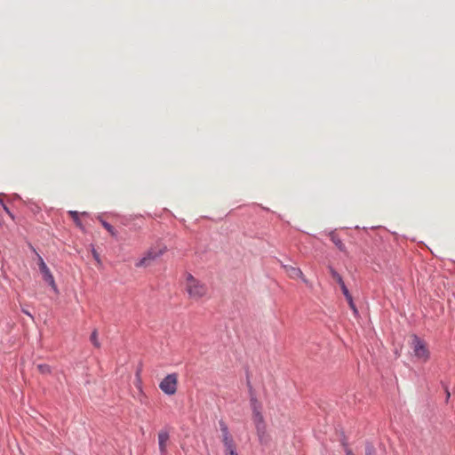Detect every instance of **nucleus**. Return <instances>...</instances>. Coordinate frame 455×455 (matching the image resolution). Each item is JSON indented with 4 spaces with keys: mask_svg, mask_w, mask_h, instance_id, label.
Masks as SVG:
<instances>
[{
    "mask_svg": "<svg viewBox=\"0 0 455 455\" xmlns=\"http://www.w3.org/2000/svg\"><path fill=\"white\" fill-rule=\"evenodd\" d=\"M185 288L189 298L195 300H198L206 296L208 291L207 286L196 279L191 274L187 275Z\"/></svg>",
    "mask_w": 455,
    "mask_h": 455,
    "instance_id": "f257e3e1",
    "label": "nucleus"
},
{
    "mask_svg": "<svg viewBox=\"0 0 455 455\" xmlns=\"http://www.w3.org/2000/svg\"><path fill=\"white\" fill-rule=\"evenodd\" d=\"M166 251L167 246L162 242H157L145 252L144 256L136 263V267H148Z\"/></svg>",
    "mask_w": 455,
    "mask_h": 455,
    "instance_id": "f03ea898",
    "label": "nucleus"
},
{
    "mask_svg": "<svg viewBox=\"0 0 455 455\" xmlns=\"http://www.w3.org/2000/svg\"><path fill=\"white\" fill-rule=\"evenodd\" d=\"M410 346L413 351L414 356L423 363L430 358V351L427 343L416 334L411 335Z\"/></svg>",
    "mask_w": 455,
    "mask_h": 455,
    "instance_id": "7ed1b4c3",
    "label": "nucleus"
},
{
    "mask_svg": "<svg viewBox=\"0 0 455 455\" xmlns=\"http://www.w3.org/2000/svg\"><path fill=\"white\" fill-rule=\"evenodd\" d=\"M251 407H252V420L256 427L257 435L259 438V441L262 442L264 435L266 434V423L264 420V417L261 413L260 406L258 404L257 401L251 399Z\"/></svg>",
    "mask_w": 455,
    "mask_h": 455,
    "instance_id": "20e7f679",
    "label": "nucleus"
},
{
    "mask_svg": "<svg viewBox=\"0 0 455 455\" xmlns=\"http://www.w3.org/2000/svg\"><path fill=\"white\" fill-rule=\"evenodd\" d=\"M178 375L168 374L159 384L160 389L166 395H172L177 391Z\"/></svg>",
    "mask_w": 455,
    "mask_h": 455,
    "instance_id": "39448f33",
    "label": "nucleus"
},
{
    "mask_svg": "<svg viewBox=\"0 0 455 455\" xmlns=\"http://www.w3.org/2000/svg\"><path fill=\"white\" fill-rule=\"evenodd\" d=\"M38 256V266L40 272L43 274L44 280L49 283V285L52 287V289L58 292V288L56 285V283L54 281V277L52 275L49 267L46 266L45 262L44 261L43 258L40 255Z\"/></svg>",
    "mask_w": 455,
    "mask_h": 455,
    "instance_id": "423d86ee",
    "label": "nucleus"
},
{
    "mask_svg": "<svg viewBox=\"0 0 455 455\" xmlns=\"http://www.w3.org/2000/svg\"><path fill=\"white\" fill-rule=\"evenodd\" d=\"M282 267L290 278H299L302 280L303 283H307V279L305 277L300 268L289 265H282Z\"/></svg>",
    "mask_w": 455,
    "mask_h": 455,
    "instance_id": "0eeeda50",
    "label": "nucleus"
},
{
    "mask_svg": "<svg viewBox=\"0 0 455 455\" xmlns=\"http://www.w3.org/2000/svg\"><path fill=\"white\" fill-rule=\"evenodd\" d=\"M220 430L222 433V442L224 443L225 448H230V445L233 444V439L228 432V426L225 422H220Z\"/></svg>",
    "mask_w": 455,
    "mask_h": 455,
    "instance_id": "6e6552de",
    "label": "nucleus"
},
{
    "mask_svg": "<svg viewBox=\"0 0 455 455\" xmlns=\"http://www.w3.org/2000/svg\"><path fill=\"white\" fill-rule=\"evenodd\" d=\"M169 440V434L166 431H160L158 433L159 450L162 455L166 453L167 442Z\"/></svg>",
    "mask_w": 455,
    "mask_h": 455,
    "instance_id": "1a4fd4ad",
    "label": "nucleus"
},
{
    "mask_svg": "<svg viewBox=\"0 0 455 455\" xmlns=\"http://www.w3.org/2000/svg\"><path fill=\"white\" fill-rule=\"evenodd\" d=\"M330 237L331 242L338 247V249L341 251H344L346 247L345 244L342 243L341 239L334 233L330 234Z\"/></svg>",
    "mask_w": 455,
    "mask_h": 455,
    "instance_id": "9d476101",
    "label": "nucleus"
},
{
    "mask_svg": "<svg viewBox=\"0 0 455 455\" xmlns=\"http://www.w3.org/2000/svg\"><path fill=\"white\" fill-rule=\"evenodd\" d=\"M329 271H330L331 277L339 284V286L342 283H345L343 282L341 275L332 267H329Z\"/></svg>",
    "mask_w": 455,
    "mask_h": 455,
    "instance_id": "9b49d317",
    "label": "nucleus"
},
{
    "mask_svg": "<svg viewBox=\"0 0 455 455\" xmlns=\"http://www.w3.org/2000/svg\"><path fill=\"white\" fill-rule=\"evenodd\" d=\"M68 213L71 216V218L73 219V220L76 223V225L77 227H79L80 228H83L82 222H81V220L79 219V212H76V211H70Z\"/></svg>",
    "mask_w": 455,
    "mask_h": 455,
    "instance_id": "f8f14e48",
    "label": "nucleus"
},
{
    "mask_svg": "<svg viewBox=\"0 0 455 455\" xmlns=\"http://www.w3.org/2000/svg\"><path fill=\"white\" fill-rule=\"evenodd\" d=\"M37 370L42 374L51 373V367L48 364H38Z\"/></svg>",
    "mask_w": 455,
    "mask_h": 455,
    "instance_id": "ddd939ff",
    "label": "nucleus"
},
{
    "mask_svg": "<svg viewBox=\"0 0 455 455\" xmlns=\"http://www.w3.org/2000/svg\"><path fill=\"white\" fill-rule=\"evenodd\" d=\"M135 386L138 387L140 391H141V379H140V371L138 370L136 372V380Z\"/></svg>",
    "mask_w": 455,
    "mask_h": 455,
    "instance_id": "4468645a",
    "label": "nucleus"
},
{
    "mask_svg": "<svg viewBox=\"0 0 455 455\" xmlns=\"http://www.w3.org/2000/svg\"><path fill=\"white\" fill-rule=\"evenodd\" d=\"M340 288H341L342 292H343L344 296L346 297V299L351 297V294L349 293V291H348V290H347V288L345 283H342L340 285Z\"/></svg>",
    "mask_w": 455,
    "mask_h": 455,
    "instance_id": "2eb2a0df",
    "label": "nucleus"
},
{
    "mask_svg": "<svg viewBox=\"0 0 455 455\" xmlns=\"http://www.w3.org/2000/svg\"><path fill=\"white\" fill-rule=\"evenodd\" d=\"M365 455H376L374 448L371 445H368L365 449Z\"/></svg>",
    "mask_w": 455,
    "mask_h": 455,
    "instance_id": "dca6fc26",
    "label": "nucleus"
},
{
    "mask_svg": "<svg viewBox=\"0 0 455 455\" xmlns=\"http://www.w3.org/2000/svg\"><path fill=\"white\" fill-rule=\"evenodd\" d=\"M347 302H348V305L350 307V308L355 312L356 313L357 310H356V307H355V305L354 304V301H353V299H352V296L347 298Z\"/></svg>",
    "mask_w": 455,
    "mask_h": 455,
    "instance_id": "f3484780",
    "label": "nucleus"
},
{
    "mask_svg": "<svg viewBox=\"0 0 455 455\" xmlns=\"http://www.w3.org/2000/svg\"><path fill=\"white\" fill-rule=\"evenodd\" d=\"M227 453L229 455H237V453L235 451V445L234 443L230 445V448H226Z\"/></svg>",
    "mask_w": 455,
    "mask_h": 455,
    "instance_id": "a211bd4d",
    "label": "nucleus"
},
{
    "mask_svg": "<svg viewBox=\"0 0 455 455\" xmlns=\"http://www.w3.org/2000/svg\"><path fill=\"white\" fill-rule=\"evenodd\" d=\"M91 340L94 344V346L99 347V344L97 342V332L93 331L91 335Z\"/></svg>",
    "mask_w": 455,
    "mask_h": 455,
    "instance_id": "6ab92c4d",
    "label": "nucleus"
},
{
    "mask_svg": "<svg viewBox=\"0 0 455 455\" xmlns=\"http://www.w3.org/2000/svg\"><path fill=\"white\" fill-rule=\"evenodd\" d=\"M102 222V225L105 227V228L109 232V233H113V230H112V226L105 221H101Z\"/></svg>",
    "mask_w": 455,
    "mask_h": 455,
    "instance_id": "aec40b11",
    "label": "nucleus"
},
{
    "mask_svg": "<svg viewBox=\"0 0 455 455\" xmlns=\"http://www.w3.org/2000/svg\"><path fill=\"white\" fill-rule=\"evenodd\" d=\"M92 253H93V257H94V259H95L97 261H100V260H99V255H98V253L95 251V250H93V251H92Z\"/></svg>",
    "mask_w": 455,
    "mask_h": 455,
    "instance_id": "412c9836",
    "label": "nucleus"
},
{
    "mask_svg": "<svg viewBox=\"0 0 455 455\" xmlns=\"http://www.w3.org/2000/svg\"><path fill=\"white\" fill-rule=\"evenodd\" d=\"M347 455H355L351 450L347 451Z\"/></svg>",
    "mask_w": 455,
    "mask_h": 455,
    "instance_id": "4be33fe9",
    "label": "nucleus"
},
{
    "mask_svg": "<svg viewBox=\"0 0 455 455\" xmlns=\"http://www.w3.org/2000/svg\"><path fill=\"white\" fill-rule=\"evenodd\" d=\"M4 210L11 215V212H9L8 208L4 207Z\"/></svg>",
    "mask_w": 455,
    "mask_h": 455,
    "instance_id": "5701e85b",
    "label": "nucleus"
},
{
    "mask_svg": "<svg viewBox=\"0 0 455 455\" xmlns=\"http://www.w3.org/2000/svg\"><path fill=\"white\" fill-rule=\"evenodd\" d=\"M449 397H450V392L447 391V398H449Z\"/></svg>",
    "mask_w": 455,
    "mask_h": 455,
    "instance_id": "b1692460",
    "label": "nucleus"
}]
</instances>
